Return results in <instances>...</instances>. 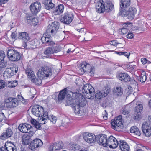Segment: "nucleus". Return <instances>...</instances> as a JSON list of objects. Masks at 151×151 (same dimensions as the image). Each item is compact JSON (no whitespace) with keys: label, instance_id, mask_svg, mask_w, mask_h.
<instances>
[{"label":"nucleus","instance_id":"obj_1","mask_svg":"<svg viewBox=\"0 0 151 151\" xmlns=\"http://www.w3.org/2000/svg\"><path fill=\"white\" fill-rule=\"evenodd\" d=\"M41 40L43 43L46 45L50 46L45 49L44 52L47 57L50 58L52 54L60 51V50L54 41L52 40L51 37L43 36Z\"/></svg>","mask_w":151,"mask_h":151},{"label":"nucleus","instance_id":"obj_2","mask_svg":"<svg viewBox=\"0 0 151 151\" xmlns=\"http://www.w3.org/2000/svg\"><path fill=\"white\" fill-rule=\"evenodd\" d=\"M52 69L49 67L46 66L41 67L38 70L37 76L39 78H36L35 77L31 79V81L36 85H40L42 83V79L45 77H48L52 74Z\"/></svg>","mask_w":151,"mask_h":151},{"label":"nucleus","instance_id":"obj_3","mask_svg":"<svg viewBox=\"0 0 151 151\" xmlns=\"http://www.w3.org/2000/svg\"><path fill=\"white\" fill-rule=\"evenodd\" d=\"M75 102V104L73 103V109L75 113L76 114H82V112L81 110V107H84L86 104V101L85 98L82 95V97H80Z\"/></svg>","mask_w":151,"mask_h":151},{"label":"nucleus","instance_id":"obj_4","mask_svg":"<svg viewBox=\"0 0 151 151\" xmlns=\"http://www.w3.org/2000/svg\"><path fill=\"white\" fill-rule=\"evenodd\" d=\"M136 10L134 8H129L128 10L127 9L124 10H121L119 12V15L122 16L126 17L127 18L132 20L134 17V14H136Z\"/></svg>","mask_w":151,"mask_h":151},{"label":"nucleus","instance_id":"obj_5","mask_svg":"<svg viewBox=\"0 0 151 151\" xmlns=\"http://www.w3.org/2000/svg\"><path fill=\"white\" fill-rule=\"evenodd\" d=\"M8 57L10 60L17 61L21 58V55L17 51L13 49H10L7 51Z\"/></svg>","mask_w":151,"mask_h":151},{"label":"nucleus","instance_id":"obj_6","mask_svg":"<svg viewBox=\"0 0 151 151\" xmlns=\"http://www.w3.org/2000/svg\"><path fill=\"white\" fill-rule=\"evenodd\" d=\"M4 105L7 108H13L19 105L18 101L17 98L9 97L4 101Z\"/></svg>","mask_w":151,"mask_h":151},{"label":"nucleus","instance_id":"obj_7","mask_svg":"<svg viewBox=\"0 0 151 151\" xmlns=\"http://www.w3.org/2000/svg\"><path fill=\"white\" fill-rule=\"evenodd\" d=\"M59 27V23L57 22H54L47 27L46 32L50 33L51 35H54L57 32Z\"/></svg>","mask_w":151,"mask_h":151},{"label":"nucleus","instance_id":"obj_8","mask_svg":"<svg viewBox=\"0 0 151 151\" xmlns=\"http://www.w3.org/2000/svg\"><path fill=\"white\" fill-rule=\"evenodd\" d=\"M31 111L34 115L37 117H40L45 115L44 108L40 106H34L32 108Z\"/></svg>","mask_w":151,"mask_h":151},{"label":"nucleus","instance_id":"obj_9","mask_svg":"<svg viewBox=\"0 0 151 151\" xmlns=\"http://www.w3.org/2000/svg\"><path fill=\"white\" fill-rule=\"evenodd\" d=\"M82 91L83 94L89 97L88 95L91 96V98L94 96V88L91 86L89 85L86 84L82 88Z\"/></svg>","mask_w":151,"mask_h":151},{"label":"nucleus","instance_id":"obj_10","mask_svg":"<svg viewBox=\"0 0 151 151\" xmlns=\"http://www.w3.org/2000/svg\"><path fill=\"white\" fill-rule=\"evenodd\" d=\"M84 140L87 143H93L96 141V136L92 133L86 132L83 134Z\"/></svg>","mask_w":151,"mask_h":151},{"label":"nucleus","instance_id":"obj_11","mask_svg":"<svg viewBox=\"0 0 151 151\" xmlns=\"http://www.w3.org/2000/svg\"><path fill=\"white\" fill-rule=\"evenodd\" d=\"M41 8V3L38 1L32 4L30 6V8L32 13L36 14L40 10Z\"/></svg>","mask_w":151,"mask_h":151},{"label":"nucleus","instance_id":"obj_12","mask_svg":"<svg viewBox=\"0 0 151 151\" xmlns=\"http://www.w3.org/2000/svg\"><path fill=\"white\" fill-rule=\"evenodd\" d=\"M73 18V15L72 14L66 13L61 18L60 21L65 24H68L72 22Z\"/></svg>","mask_w":151,"mask_h":151},{"label":"nucleus","instance_id":"obj_13","mask_svg":"<svg viewBox=\"0 0 151 151\" xmlns=\"http://www.w3.org/2000/svg\"><path fill=\"white\" fill-rule=\"evenodd\" d=\"M43 144L42 141L39 139L37 138L31 141L29 146V147L31 150H33L41 147Z\"/></svg>","mask_w":151,"mask_h":151},{"label":"nucleus","instance_id":"obj_14","mask_svg":"<svg viewBox=\"0 0 151 151\" xmlns=\"http://www.w3.org/2000/svg\"><path fill=\"white\" fill-rule=\"evenodd\" d=\"M106 144L110 148H115L117 147L119 142L115 137L111 136L107 139Z\"/></svg>","mask_w":151,"mask_h":151},{"label":"nucleus","instance_id":"obj_15","mask_svg":"<svg viewBox=\"0 0 151 151\" xmlns=\"http://www.w3.org/2000/svg\"><path fill=\"white\" fill-rule=\"evenodd\" d=\"M18 129L21 132L24 133L28 132L29 130V132L34 131L33 130V127L29 124H19L18 127Z\"/></svg>","mask_w":151,"mask_h":151},{"label":"nucleus","instance_id":"obj_16","mask_svg":"<svg viewBox=\"0 0 151 151\" xmlns=\"http://www.w3.org/2000/svg\"><path fill=\"white\" fill-rule=\"evenodd\" d=\"M35 133V131H31L27 134H24L22 136V144L26 145H29L32 140V137Z\"/></svg>","mask_w":151,"mask_h":151},{"label":"nucleus","instance_id":"obj_17","mask_svg":"<svg viewBox=\"0 0 151 151\" xmlns=\"http://www.w3.org/2000/svg\"><path fill=\"white\" fill-rule=\"evenodd\" d=\"M107 137L105 134H100L97 135L96 137V141L99 145H101L104 147H107Z\"/></svg>","mask_w":151,"mask_h":151},{"label":"nucleus","instance_id":"obj_18","mask_svg":"<svg viewBox=\"0 0 151 151\" xmlns=\"http://www.w3.org/2000/svg\"><path fill=\"white\" fill-rule=\"evenodd\" d=\"M112 127L115 129L117 126L120 127L122 125V116L119 115L114 118V120L111 121Z\"/></svg>","mask_w":151,"mask_h":151},{"label":"nucleus","instance_id":"obj_19","mask_svg":"<svg viewBox=\"0 0 151 151\" xmlns=\"http://www.w3.org/2000/svg\"><path fill=\"white\" fill-rule=\"evenodd\" d=\"M142 131L143 134L147 137H149L151 135V129L150 126L145 122L142 125Z\"/></svg>","mask_w":151,"mask_h":151},{"label":"nucleus","instance_id":"obj_20","mask_svg":"<svg viewBox=\"0 0 151 151\" xmlns=\"http://www.w3.org/2000/svg\"><path fill=\"white\" fill-rule=\"evenodd\" d=\"M117 77L119 80L125 82H129L130 79V76L127 73H119Z\"/></svg>","mask_w":151,"mask_h":151},{"label":"nucleus","instance_id":"obj_21","mask_svg":"<svg viewBox=\"0 0 151 151\" xmlns=\"http://www.w3.org/2000/svg\"><path fill=\"white\" fill-rule=\"evenodd\" d=\"M13 134V132L12 129L8 128L6 130V132H3L2 135L0 136V139L4 140L11 137Z\"/></svg>","mask_w":151,"mask_h":151},{"label":"nucleus","instance_id":"obj_22","mask_svg":"<svg viewBox=\"0 0 151 151\" xmlns=\"http://www.w3.org/2000/svg\"><path fill=\"white\" fill-rule=\"evenodd\" d=\"M66 89H64L60 92L57 98L58 99H57L56 101L58 104L61 103L64 100L66 95Z\"/></svg>","mask_w":151,"mask_h":151},{"label":"nucleus","instance_id":"obj_23","mask_svg":"<svg viewBox=\"0 0 151 151\" xmlns=\"http://www.w3.org/2000/svg\"><path fill=\"white\" fill-rule=\"evenodd\" d=\"M103 1L101 0L100 2H98L96 6V12L99 13H103L105 11Z\"/></svg>","mask_w":151,"mask_h":151},{"label":"nucleus","instance_id":"obj_24","mask_svg":"<svg viewBox=\"0 0 151 151\" xmlns=\"http://www.w3.org/2000/svg\"><path fill=\"white\" fill-rule=\"evenodd\" d=\"M42 3L45 5V8L47 10H50L53 8L55 5L52 2V0H42Z\"/></svg>","mask_w":151,"mask_h":151},{"label":"nucleus","instance_id":"obj_25","mask_svg":"<svg viewBox=\"0 0 151 151\" xmlns=\"http://www.w3.org/2000/svg\"><path fill=\"white\" fill-rule=\"evenodd\" d=\"M131 0H121V4L119 12L121 10H124L127 9L130 5Z\"/></svg>","mask_w":151,"mask_h":151},{"label":"nucleus","instance_id":"obj_26","mask_svg":"<svg viewBox=\"0 0 151 151\" xmlns=\"http://www.w3.org/2000/svg\"><path fill=\"white\" fill-rule=\"evenodd\" d=\"M105 11L107 12H109L113 10L114 5L112 3L109 1H106L104 3Z\"/></svg>","mask_w":151,"mask_h":151},{"label":"nucleus","instance_id":"obj_27","mask_svg":"<svg viewBox=\"0 0 151 151\" xmlns=\"http://www.w3.org/2000/svg\"><path fill=\"white\" fill-rule=\"evenodd\" d=\"M48 113L47 111L45 112V115L43 117L42 120H47L48 119L51 122H52L53 123L55 124V123L57 118L55 116H53V115H48Z\"/></svg>","mask_w":151,"mask_h":151},{"label":"nucleus","instance_id":"obj_28","mask_svg":"<svg viewBox=\"0 0 151 151\" xmlns=\"http://www.w3.org/2000/svg\"><path fill=\"white\" fill-rule=\"evenodd\" d=\"M4 147L6 151H16V148L15 146L11 142H7L5 143Z\"/></svg>","mask_w":151,"mask_h":151},{"label":"nucleus","instance_id":"obj_29","mask_svg":"<svg viewBox=\"0 0 151 151\" xmlns=\"http://www.w3.org/2000/svg\"><path fill=\"white\" fill-rule=\"evenodd\" d=\"M138 72L141 73V75L139 76H137V79L138 81L142 83L145 82L147 78L145 75V72L141 69H139Z\"/></svg>","mask_w":151,"mask_h":151},{"label":"nucleus","instance_id":"obj_30","mask_svg":"<svg viewBox=\"0 0 151 151\" xmlns=\"http://www.w3.org/2000/svg\"><path fill=\"white\" fill-rule=\"evenodd\" d=\"M119 143V146L120 149L122 151H129V147L127 143L125 142L120 141Z\"/></svg>","mask_w":151,"mask_h":151},{"label":"nucleus","instance_id":"obj_31","mask_svg":"<svg viewBox=\"0 0 151 151\" xmlns=\"http://www.w3.org/2000/svg\"><path fill=\"white\" fill-rule=\"evenodd\" d=\"M18 38L21 39L23 42H28L29 39L28 34L26 32L19 33Z\"/></svg>","mask_w":151,"mask_h":151},{"label":"nucleus","instance_id":"obj_32","mask_svg":"<svg viewBox=\"0 0 151 151\" xmlns=\"http://www.w3.org/2000/svg\"><path fill=\"white\" fill-rule=\"evenodd\" d=\"M66 97L68 98L67 100L66 101L67 105L66 106L69 105L73 104V102L72 100L71 96L73 93V92L70 91H66Z\"/></svg>","mask_w":151,"mask_h":151},{"label":"nucleus","instance_id":"obj_33","mask_svg":"<svg viewBox=\"0 0 151 151\" xmlns=\"http://www.w3.org/2000/svg\"><path fill=\"white\" fill-rule=\"evenodd\" d=\"M103 97L101 91L98 90L96 91L95 95V101L96 103H100L101 101V98Z\"/></svg>","mask_w":151,"mask_h":151},{"label":"nucleus","instance_id":"obj_34","mask_svg":"<svg viewBox=\"0 0 151 151\" xmlns=\"http://www.w3.org/2000/svg\"><path fill=\"white\" fill-rule=\"evenodd\" d=\"M130 132L133 135L137 136H139L141 134L140 131L136 126L132 127L130 129Z\"/></svg>","mask_w":151,"mask_h":151},{"label":"nucleus","instance_id":"obj_35","mask_svg":"<svg viewBox=\"0 0 151 151\" xmlns=\"http://www.w3.org/2000/svg\"><path fill=\"white\" fill-rule=\"evenodd\" d=\"M64 6L62 4H60L56 7L54 11V13L56 15L59 14L63 12Z\"/></svg>","mask_w":151,"mask_h":151},{"label":"nucleus","instance_id":"obj_36","mask_svg":"<svg viewBox=\"0 0 151 151\" xmlns=\"http://www.w3.org/2000/svg\"><path fill=\"white\" fill-rule=\"evenodd\" d=\"M54 150H57L62 149L63 147V144L62 141H58L53 144Z\"/></svg>","mask_w":151,"mask_h":151},{"label":"nucleus","instance_id":"obj_37","mask_svg":"<svg viewBox=\"0 0 151 151\" xmlns=\"http://www.w3.org/2000/svg\"><path fill=\"white\" fill-rule=\"evenodd\" d=\"M25 72L29 78H30L31 79L32 78L35 77L33 72L29 68H27L25 70Z\"/></svg>","mask_w":151,"mask_h":151},{"label":"nucleus","instance_id":"obj_38","mask_svg":"<svg viewBox=\"0 0 151 151\" xmlns=\"http://www.w3.org/2000/svg\"><path fill=\"white\" fill-rule=\"evenodd\" d=\"M82 94L77 92H73L71 96L72 100H75L77 101L80 97H82Z\"/></svg>","mask_w":151,"mask_h":151},{"label":"nucleus","instance_id":"obj_39","mask_svg":"<svg viewBox=\"0 0 151 151\" xmlns=\"http://www.w3.org/2000/svg\"><path fill=\"white\" fill-rule=\"evenodd\" d=\"M80 65L81 68L83 69L84 72L88 71V69L90 67L89 65L86 62H82Z\"/></svg>","mask_w":151,"mask_h":151},{"label":"nucleus","instance_id":"obj_40","mask_svg":"<svg viewBox=\"0 0 151 151\" xmlns=\"http://www.w3.org/2000/svg\"><path fill=\"white\" fill-rule=\"evenodd\" d=\"M33 17L31 14H26L25 17V21L28 23L31 24Z\"/></svg>","mask_w":151,"mask_h":151},{"label":"nucleus","instance_id":"obj_41","mask_svg":"<svg viewBox=\"0 0 151 151\" xmlns=\"http://www.w3.org/2000/svg\"><path fill=\"white\" fill-rule=\"evenodd\" d=\"M30 122L31 124L34 125L36 128L38 129L40 128L41 125L38 121L32 118L31 119Z\"/></svg>","mask_w":151,"mask_h":151},{"label":"nucleus","instance_id":"obj_42","mask_svg":"<svg viewBox=\"0 0 151 151\" xmlns=\"http://www.w3.org/2000/svg\"><path fill=\"white\" fill-rule=\"evenodd\" d=\"M115 93H116L118 96H121L123 94V89L121 87H116L115 90Z\"/></svg>","mask_w":151,"mask_h":151},{"label":"nucleus","instance_id":"obj_43","mask_svg":"<svg viewBox=\"0 0 151 151\" xmlns=\"http://www.w3.org/2000/svg\"><path fill=\"white\" fill-rule=\"evenodd\" d=\"M17 85V81H9V83L7 85L8 87L10 88H12L15 87Z\"/></svg>","mask_w":151,"mask_h":151},{"label":"nucleus","instance_id":"obj_44","mask_svg":"<svg viewBox=\"0 0 151 151\" xmlns=\"http://www.w3.org/2000/svg\"><path fill=\"white\" fill-rule=\"evenodd\" d=\"M143 109V106L141 104H138L135 108V111L137 113L140 112Z\"/></svg>","mask_w":151,"mask_h":151},{"label":"nucleus","instance_id":"obj_45","mask_svg":"<svg viewBox=\"0 0 151 151\" xmlns=\"http://www.w3.org/2000/svg\"><path fill=\"white\" fill-rule=\"evenodd\" d=\"M7 61H5L4 59L0 60V68H4L6 67Z\"/></svg>","mask_w":151,"mask_h":151},{"label":"nucleus","instance_id":"obj_46","mask_svg":"<svg viewBox=\"0 0 151 151\" xmlns=\"http://www.w3.org/2000/svg\"><path fill=\"white\" fill-rule=\"evenodd\" d=\"M4 74H7V76L9 78L14 75L10 68L7 69L6 72L4 73Z\"/></svg>","mask_w":151,"mask_h":151},{"label":"nucleus","instance_id":"obj_47","mask_svg":"<svg viewBox=\"0 0 151 151\" xmlns=\"http://www.w3.org/2000/svg\"><path fill=\"white\" fill-rule=\"evenodd\" d=\"M88 72H89V75L90 76H93L94 75V72H95V68L93 66H91L90 68V70L88 71Z\"/></svg>","mask_w":151,"mask_h":151},{"label":"nucleus","instance_id":"obj_48","mask_svg":"<svg viewBox=\"0 0 151 151\" xmlns=\"http://www.w3.org/2000/svg\"><path fill=\"white\" fill-rule=\"evenodd\" d=\"M31 23L34 26H36L38 23V20L37 18L35 17H34Z\"/></svg>","mask_w":151,"mask_h":151},{"label":"nucleus","instance_id":"obj_49","mask_svg":"<svg viewBox=\"0 0 151 151\" xmlns=\"http://www.w3.org/2000/svg\"><path fill=\"white\" fill-rule=\"evenodd\" d=\"M5 53L3 50H0V60L4 59L5 58Z\"/></svg>","mask_w":151,"mask_h":151},{"label":"nucleus","instance_id":"obj_50","mask_svg":"<svg viewBox=\"0 0 151 151\" xmlns=\"http://www.w3.org/2000/svg\"><path fill=\"white\" fill-rule=\"evenodd\" d=\"M119 32L120 34L124 35L127 32V29L126 28H123L119 29Z\"/></svg>","mask_w":151,"mask_h":151},{"label":"nucleus","instance_id":"obj_51","mask_svg":"<svg viewBox=\"0 0 151 151\" xmlns=\"http://www.w3.org/2000/svg\"><path fill=\"white\" fill-rule=\"evenodd\" d=\"M109 91L110 90L109 89H105L104 90L103 92H102V93L103 97H105L106 96L109 92Z\"/></svg>","mask_w":151,"mask_h":151},{"label":"nucleus","instance_id":"obj_52","mask_svg":"<svg viewBox=\"0 0 151 151\" xmlns=\"http://www.w3.org/2000/svg\"><path fill=\"white\" fill-rule=\"evenodd\" d=\"M5 83L3 80H0V89L4 88L5 86Z\"/></svg>","mask_w":151,"mask_h":151},{"label":"nucleus","instance_id":"obj_53","mask_svg":"<svg viewBox=\"0 0 151 151\" xmlns=\"http://www.w3.org/2000/svg\"><path fill=\"white\" fill-rule=\"evenodd\" d=\"M28 45H30L32 46H35V47H31L34 49V47L35 48L36 45L35 43V41L34 40H32L31 41H30L29 42H28Z\"/></svg>","mask_w":151,"mask_h":151},{"label":"nucleus","instance_id":"obj_54","mask_svg":"<svg viewBox=\"0 0 151 151\" xmlns=\"http://www.w3.org/2000/svg\"><path fill=\"white\" fill-rule=\"evenodd\" d=\"M10 68L14 75H15L18 70V68H17L13 67L12 68Z\"/></svg>","mask_w":151,"mask_h":151},{"label":"nucleus","instance_id":"obj_55","mask_svg":"<svg viewBox=\"0 0 151 151\" xmlns=\"http://www.w3.org/2000/svg\"><path fill=\"white\" fill-rule=\"evenodd\" d=\"M139 113L135 112L134 114V118L135 119H139L140 118V116Z\"/></svg>","mask_w":151,"mask_h":151},{"label":"nucleus","instance_id":"obj_56","mask_svg":"<svg viewBox=\"0 0 151 151\" xmlns=\"http://www.w3.org/2000/svg\"><path fill=\"white\" fill-rule=\"evenodd\" d=\"M141 61L142 63L143 64H145L146 63H150V62L149 61H148L147 59L145 58H142L141 59Z\"/></svg>","mask_w":151,"mask_h":151},{"label":"nucleus","instance_id":"obj_57","mask_svg":"<svg viewBox=\"0 0 151 151\" xmlns=\"http://www.w3.org/2000/svg\"><path fill=\"white\" fill-rule=\"evenodd\" d=\"M5 117L3 113L0 112V122H1L3 119H5Z\"/></svg>","mask_w":151,"mask_h":151},{"label":"nucleus","instance_id":"obj_58","mask_svg":"<svg viewBox=\"0 0 151 151\" xmlns=\"http://www.w3.org/2000/svg\"><path fill=\"white\" fill-rule=\"evenodd\" d=\"M126 37L127 38L131 39L133 38L134 35L132 33H129L126 35Z\"/></svg>","mask_w":151,"mask_h":151},{"label":"nucleus","instance_id":"obj_59","mask_svg":"<svg viewBox=\"0 0 151 151\" xmlns=\"http://www.w3.org/2000/svg\"><path fill=\"white\" fill-rule=\"evenodd\" d=\"M129 81L130 82V83L136 85L137 84L136 81L134 79H131L130 78V80Z\"/></svg>","mask_w":151,"mask_h":151},{"label":"nucleus","instance_id":"obj_60","mask_svg":"<svg viewBox=\"0 0 151 151\" xmlns=\"http://www.w3.org/2000/svg\"><path fill=\"white\" fill-rule=\"evenodd\" d=\"M11 37L13 40H15L16 39V35L15 33L14 32L12 33L11 35Z\"/></svg>","mask_w":151,"mask_h":151},{"label":"nucleus","instance_id":"obj_61","mask_svg":"<svg viewBox=\"0 0 151 151\" xmlns=\"http://www.w3.org/2000/svg\"><path fill=\"white\" fill-rule=\"evenodd\" d=\"M124 54H123L122 55H124L127 57V58H128L130 55V53L128 52H123Z\"/></svg>","mask_w":151,"mask_h":151},{"label":"nucleus","instance_id":"obj_62","mask_svg":"<svg viewBox=\"0 0 151 151\" xmlns=\"http://www.w3.org/2000/svg\"><path fill=\"white\" fill-rule=\"evenodd\" d=\"M8 0H0V4L1 5V6H4L2 5L5 3H6Z\"/></svg>","mask_w":151,"mask_h":151},{"label":"nucleus","instance_id":"obj_63","mask_svg":"<svg viewBox=\"0 0 151 151\" xmlns=\"http://www.w3.org/2000/svg\"><path fill=\"white\" fill-rule=\"evenodd\" d=\"M122 114L124 115L128 114H129V112L127 111L126 109L125 108L122 111Z\"/></svg>","mask_w":151,"mask_h":151},{"label":"nucleus","instance_id":"obj_64","mask_svg":"<svg viewBox=\"0 0 151 151\" xmlns=\"http://www.w3.org/2000/svg\"><path fill=\"white\" fill-rule=\"evenodd\" d=\"M110 44L114 46H115L118 44V43L115 40H113L111 41Z\"/></svg>","mask_w":151,"mask_h":151}]
</instances>
